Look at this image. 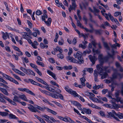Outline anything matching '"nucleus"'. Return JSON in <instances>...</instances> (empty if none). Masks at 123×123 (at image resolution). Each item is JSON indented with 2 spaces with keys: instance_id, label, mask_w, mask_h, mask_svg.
Segmentation results:
<instances>
[{
  "instance_id": "f257e3e1",
  "label": "nucleus",
  "mask_w": 123,
  "mask_h": 123,
  "mask_svg": "<svg viewBox=\"0 0 123 123\" xmlns=\"http://www.w3.org/2000/svg\"><path fill=\"white\" fill-rule=\"evenodd\" d=\"M108 114L109 116L113 117L118 121H119L120 120L117 117H116V116H117L120 119L123 118V114L120 113H116L113 110L111 112H109Z\"/></svg>"
},
{
  "instance_id": "f03ea898",
  "label": "nucleus",
  "mask_w": 123,
  "mask_h": 123,
  "mask_svg": "<svg viewBox=\"0 0 123 123\" xmlns=\"http://www.w3.org/2000/svg\"><path fill=\"white\" fill-rule=\"evenodd\" d=\"M82 53L78 51L77 52L76 54H74V56L75 58H77L78 60V63L80 64H81L84 62V60L82 57Z\"/></svg>"
},
{
  "instance_id": "7ed1b4c3",
  "label": "nucleus",
  "mask_w": 123,
  "mask_h": 123,
  "mask_svg": "<svg viewBox=\"0 0 123 123\" xmlns=\"http://www.w3.org/2000/svg\"><path fill=\"white\" fill-rule=\"evenodd\" d=\"M109 56H106L103 57L102 55H99L98 58L100 65H103L104 62L108 61L109 59Z\"/></svg>"
},
{
  "instance_id": "20e7f679",
  "label": "nucleus",
  "mask_w": 123,
  "mask_h": 123,
  "mask_svg": "<svg viewBox=\"0 0 123 123\" xmlns=\"http://www.w3.org/2000/svg\"><path fill=\"white\" fill-rule=\"evenodd\" d=\"M18 89L20 91L22 92H25L27 93L34 96H35V94L31 91L30 90L28 89L27 88H18Z\"/></svg>"
},
{
  "instance_id": "39448f33",
  "label": "nucleus",
  "mask_w": 123,
  "mask_h": 123,
  "mask_svg": "<svg viewBox=\"0 0 123 123\" xmlns=\"http://www.w3.org/2000/svg\"><path fill=\"white\" fill-rule=\"evenodd\" d=\"M21 34L22 36V37L24 39L27 40L28 39L32 38L28 34L27 32H23L21 33Z\"/></svg>"
},
{
  "instance_id": "423d86ee",
  "label": "nucleus",
  "mask_w": 123,
  "mask_h": 123,
  "mask_svg": "<svg viewBox=\"0 0 123 123\" xmlns=\"http://www.w3.org/2000/svg\"><path fill=\"white\" fill-rule=\"evenodd\" d=\"M103 65H100V64L97 65L96 67L98 71L100 70L99 74L100 75H102V74L104 73L103 69L101 68V67Z\"/></svg>"
},
{
  "instance_id": "0eeeda50",
  "label": "nucleus",
  "mask_w": 123,
  "mask_h": 123,
  "mask_svg": "<svg viewBox=\"0 0 123 123\" xmlns=\"http://www.w3.org/2000/svg\"><path fill=\"white\" fill-rule=\"evenodd\" d=\"M47 73L49 75L51 76L55 80H57V78L56 77L55 74L49 70H47Z\"/></svg>"
},
{
  "instance_id": "6e6552de",
  "label": "nucleus",
  "mask_w": 123,
  "mask_h": 123,
  "mask_svg": "<svg viewBox=\"0 0 123 123\" xmlns=\"http://www.w3.org/2000/svg\"><path fill=\"white\" fill-rule=\"evenodd\" d=\"M63 121L67 122H69L70 123H74V122L72 120L71 118L67 116L65 117H64V119Z\"/></svg>"
},
{
  "instance_id": "1a4fd4ad",
  "label": "nucleus",
  "mask_w": 123,
  "mask_h": 123,
  "mask_svg": "<svg viewBox=\"0 0 123 123\" xmlns=\"http://www.w3.org/2000/svg\"><path fill=\"white\" fill-rule=\"evenodd\" d=\"M89 57L92 64H94L95 63V61L97 60V58H96L95 56H92L91 55H90L89 56Z\"/></svg>"
},
{
  "instance_id": "9d476101",
  "label": "nucleus",
  "mask_w": 123,
  "mask_h": 123,
  "mask_svg": "<svg viewBox=\"0 0 123 123\" xmlns=\"http://www.w3.org/2000/svg\"><path fill=\"white\" fill-rule=\"evenodd\" d=\"M111 52L112 53V55L109 52L108 53V55L109 57H111L113 60H114L115 58V57L114 56V55H115V53H117V51L115 52L113 49H112Z\"/></svg>"
},
{
  "instance_id": "9b49d317",
  "label": "nucleus",
  "mask_w": 123,
  "mask_h": 123,
  "mask_svg": "<svg viewBox=\"0 0 123 123\" xmlns=\"http://www.w3.org/2000/svg\"><path fill=\"white\" fill-rule=\"evenodd\" d=\"M0 91L3 93L4 95L8 96L9 95V94L7 90L4 88L0 87Z\"/></svg>"
},
{
  "instance_id": "f8f14e48",
  "label": "nucleus",
  "mask_w": 123,
  "mask_h": 123,
  "mask_svg": "<svg viewBox=\"0 0 123 123\" xmlns=\"http://www.w3.org/2000/svg\"><path fill=\"white\" fill-rule=\"evenodd\" d=\"M35 78L37 80L39 81V82H40L41 83H43L45 85H46L47 86H49V85L46 82H45L42 79L40 78L37 77H35Z\"/></svg>"
},
{
  "instance_id": "ddd939ff",
  "label": "nucleus",
  "mask_w": 123,
  "mask_h": 123,
  "mask_svg": "<svg viewBox=\"0 0 123 123\" xmlns=\"http://www.w3.org/2000/svg\"><path fill=\"white\" fill-rule=\"evenodd\" d=\"M2 75L3 76L5 77L6 79L12 82L13 80L14 79L12 78L9 75H7L5 74H2Z\"/></svg>"
},
{
  "instance_id": "4468645a",
  "label": "nucleus",
  "mask_w": 123,
  "mask_h": 123,
  "mask_svg": "<svg viewBox=\"0 0 123 123\" xmlns=\"http://www.w3.org/2000/svg\"><path fill=\"white\" fill-rule=\"evenodd\" d=\"M35 108L40 111H44L45 109H46L47 110V108H48V107H42L37 105H35Z\"/></svg>"
},
{
  "instance_id": "2eb2a0df",
  "label": "nucleus",
  "mask_w": 123,
  "mask_h": 123,
  "mask_svg": "<svg viewBox=\"0 0 123 123\" xmlns=\"http://www.w3.org/2000/svg\"><path fill=\"white\" fill-rule=\"evenodd\" d=\"M27 74L30 75L31 74L32 75L34 76H35V74L34 72L32 70L30 69H27Z\"/></svg>"
},
{
  "instance_id": "dca6fc26",
  "label": "nucleus",
  "mask_w": 123,
  "mask_h": 123,
  "mask_svg": "<svg viewBox=\"0 0 123 123\" xmlns=\"http://www.w3.org/2000/svg\"><path fill=\"white\" fill-rule=\"evenodd\" d=\"M9 118L10 119H14L17 120H18V118L15 115L12 113H10L9 115Z\"/></svg>"
},
{
  "instance_id": "f3484780",
  "label": "nucleus",
  "mask_w": 123,
  "mask_h": 123,
  "mask_svg": "<svg viewBox=\"0 0 123 123\" xmlns=\"http://www.w3.org/2000/svg\"><path fill=\"white\" fill-rule=\"evenodd\" d=\"M68 59L69 60H71V62H72L74 63H78V61H77L73 57L68 56Z\"/></svg>"
},
{
  "instance_id": "a211bd4d",
  "label": "nucleus",
  "mask_w": 123,
  "mask_h": 123,
  "mask_svg": "<svg viewBox=\"0 0 123 123\" xmlns=\"http://www.w3.org/2000/svg\"><path fill=\"white\" fill-rule=\"evenodd\" d=\"M71 103L77 107L82 106V105L80 103L76 101H71Z\"/></svg>"
},
{
  "instance_id": "6ab92c4d",
  "label": "nucleus",
  "mask_w": 123,
  "mask_h": 123,
  "mask_svg": "<svg viewBox=\"0 0 123 123\" xmlns=\"http://www.w3.org/2000/svg\"><path fill=\"white\" fill-rule=\"evenodd\" d=\"M3 35L2 37L4 40H6L7 39L6 37L9 38V37L8 33L7 32H6V33L4 32L2 33Z\"/></svg>"
},
{
  "instance_id": "aec40b11",
  "label": "nucleus",
  "mask_w": 123,
  "mask_h": 123,
  "mask_svg": "<svg viewBox=\"0 0 123 123\" xmlns=\"http://www.w3.org/2000/svg\"><path fill=\"white\" fill-rule=\"evenodd\" d=\"M51 20V18H49L48 19V21H45L44 22L48 26H49L50 25Z\"/></svg>"
},
{
  "instance_id": "412c9836",
  "label": "nucleus",
  "mask_w": 123,
  "mask_h": 123,
  "mask_svg": "<svg viewBox=\"0 0 123 123\" xmlns=\"http://www.w3.org/2000/svg\"><path fill=\"white\" fill-rule=\"evenodd\" d=\"M83 111L87 114H91V110L90 109L84 108Z\"/></svg>"
},
{
  "instance_id": "4be33fe9",
  "label": "nucleus",
  "mask_w": 123,
  "mask_h": 123,
  "mask_svg": "<svg viewBox=\"0 0 123 123\" xmlns=\"http://www.w3.org/2000/svg\"><path fill=\"white\" fill-rule=\"evenodd\" d=\"M80 81H81V84L82 85L84 86H85V82L86 81V80L84 78V77L81 78H80Z\"/></svg>"
},
{
  "instance_id": "5701e85b",
  "label": "nucleus",
  "mask_w": 123,
  "mask_h": 123,
  "mask_svg": "<svg viewBox=\"0 0 123 123\" xmlns=\"http://www.w3.org/2000/svg\"><path fill=\"white\" fill-rule=\"evenodd\" d=\"M95 33L96 34L100 35L102 33L103 31L101 29L95 30Z\"/></svg>"
},
{
  "instance_id": "b1692460",
  "label": "nucleus",
  "mask_w": 123,
  "mask_h": 123,
  "mask_svg": "<svg viewBox=\"0 0 123 123\" xmlns=\"http://www.w3.org/2000/svg\"><path fill=\"white\" fill-rule=\"evenodd\" d=\"M49 96L52 97V98H58V94L56 93H52L49 92Z\"/></svg>"
},
{
  "instance_id": "393cba45",
  "label": "nucleus",
  "mask_w": 123,
  "mask_h": 123,
  "mask_svg": "<svg viewBox=\"0 0 123 123\" xmlns=\"http://www.w3.org/2000/svg\"><path fill=\"white\" fill-rule=\"evenodd\" d=\"M38 43H37V41H35L34 42V43H33L31 45L32 47L34 49H37V47L35 45H38Z\"/></svg>"
},
{
  "instance_id": "a878e982",
  "label": "nucleus",
  "mask_w": 123,
  "mask_h": 123,
  "mask_svg": "<svg viewBox=\"0 0 123 123\" xmlns=\"http://www.w3.org/2000/svg\"><path fill=\"white\" fill-rule=\"evenodd\" d=\"M117 46L119 47L120 46V44L118 43H116L114 44L111 45V47L112 48V49H117L116 47Z\"/></svg>"
},
{
  "instance_id": "bb28decb",
  "label": "nucleus",
  "mask_w": 123,
  "mask_h": 123,
  "mask_svg": "<svg viewBox=\"0 0 123 123\" xmlns=\"http://www.w3.org/2000/svg\"><path fill=\"white\" fill-rule=\"evenodd\" d=\"M47 111L48 112H49L54 115H55L57 114V113L56 112L51 110L48 108H47Z\"/></svg>"
},
{
  "instance_id": "cd10ccee",
  "label": "nucleus",
  "mask_w": 123,
  "mask_h": 123,
  "mask_svg": "<svg viewBox=\"0 0 123 123\" xmlns=\"http://www.w3.org/2000/svg\"><path fill=\"white\" fill-rule=\"evenodd\" d=\"M70 94H71L74 97H78V94L76 92L74 91H73L72 89V91H71V93H69Z\"/></svg>"
},
{
  "instance_id": "c85d7f7f",
  "label": "nucleus",
  "mask_w": 123,
  "mask_h": 123,
  "mask_svg": "<svg viewBox=\"0 0 123 123\" xmlns=\"http://www.w3.org/2000/svg\"><path fill=\"white\" fill-rule=\"evenodd\" d=\"M19 98H20L26 101H28V100L27 99L25 96L24 95H20Z\"/></svg>"
},
{
  "instance_id": "c756f323",
  "label": "nucleus",
  "mask_w": 123,
  "mask_h": 123,
  "mask_svg": "<svg viewBox=\"0 0 123 123\" xmlns=\"http://www.w3.org/2000/svg\"><path fill=\"white\" fill-rule=\"evenodd\" d=\"M101 75V79H104L106 78L108 76V74L106 72H104V73L102 74V75Z\"/></svg>"
},
{
  "instance_id": "7c9ffc66",
  "label": "nucleus",
  "mask_w": 123,
  "mask_h": 123,
  "mask_svg": "<svg viewBox=\"0 0 123 123\" xmlns=\"http://www.w3.org/2000/svg\"><path fill=\"white\" fill-rule=\"evenodd\" d=\"M65 89L66 91L68 92L71 93V91H72V89L69 88V87L68 86H66L65 87Z\"/></svg>"
},
{
  "instance_id": "2f4dec72",
  "label": "nucleus",
  "mask_w": 123,
  "mask_h": 123,
  "mask_svg": "<svg viewBox=\"0 0 123 123\" xmlns=\"http://www.w3.org/2000/svg\"><path fill=\"white\" fill-rule=\"evenodd\" d=\"M84 69H85L86 70L89 72L90 73H92L93 71V68H84Z\"/></svg>"
},
{
  "instance_id": "473e14b6",
  "label": "nucleus",
  "mask_w": 123,
  "mask_h": 123,
  "mask_svg": "<svg viewBox=\"0 0 123 123\" xmlns=\"http://www.w3.org/2000/svg\"><path fill=\"white\" fill-rule=\"evenodd\" d=\"M104 47L107 50H109L110 49V47L106 42H104L103 43Z\"/></svg>"
},
{
  "instance_id": "72a5a7b5",
  "label": "nucleus",
  "mask_w": 123,
  "mask_h": 123,
  "mask_svg": "<svg viewBox=\"0 0 123 123\" xmlns=\"http://www.w3.org/2000/svg\"><path fill=\"white\" fill-rule=\"evenodd\" d=\"M28 80L29 82H30L32 84L34 85L37 86L38 83L31 79H29Z\"/></svg>"
},
{
  "instance_id": "f704fd0d",
  "label": "nucleus",
  "mask_w": 123,
  "mask_h": 123,
  "mask_svg": "<svg viewBox=\"0 0 123 123\" xmlns=\"http://www.w3.org/2000/svg\"><path fill=\"white\" fill-rule=\"evenodd\" d=\"M111 103L112 105V106H113L112 108L117 109L119 107L115 103V102H112Z\"/></svg>"
},
{
  "instance_id": "c9c22d12",
  "label": "nucleus",
  "mask_w": 123,
  "mask_h": 123,
  "mask_svg": "<svg viewBox=\"0 0 123 123\" xmlns=\"http://www.w3.org/2000/svg\"><path fill=\"white\" fill-rule=\"evenodd\" d=\"M64 69L66 70H71L73 68V67L72 65H69L68 66H65L63 67Z\"/></svg>"
},
{
  "instance_id": "e433bc0d",
  "label": "nucleus",
  "mask_w": 123,
  "mask_h": 123,
  "mask_svg": "<svg viewBox=\"0 0 123 123\" xmlns=\"http://www.w3.org/2000/svg\"><path fill=\"white\" fill-rule=\"evenodd\" d=\"M8 115V113L7 112L0 111V115L2 117L6 116Z\"/></svg>"
},
{
  "instance_id": "4c0bfd02",
  "label": "nucleus",
  "mask_w": 123,
  "mask_h": 123,
  "mask_svg": "<svg viewBox=\"0 0 123 123\" xmlns=\"http://www.w3.org/2000/svg\"><path fill=\"white\" fill-rule=\"evenodd\" d=\"M117 72H116L114 73L112 75V78H111L112 80H113V79L117 78Z\"/></svg>"
},
{
  "instance_id": "58836bf2",
  "label": "nucleus",
  "mask_w": 123,
  "mask_h": 123,
  "mask_svg": "<svg viewBox=\"0 0 123 123\" xmlns=\"http://www.w3.org/2000/svg\"><path fill=\"white\" fill-rule=\"evenodd\" d=\"M40 46L41 47L42 49H44L45 48H47L48 47L47 45H45L43 43H40Z\"/></svg>"
},
{
  "instance_id": "ea45409f",
  "label": "nucleus",
  "mask_w": 123,
  "mask_h": 123,
  "mask_svg": "<svg viewBox=\"0 0 123 123\" xmlns=\"http://www.w3.org/2000/svg\"><path fill=\"white\" fill-rule=\"evenodd\" d=\"M101 13L102 15L105 17V18L106 19L108 20H109V18L108 17L109 16L108 14H107L106 13H104L103 12V11H101Z\"/></svg>"
},
{
  "instance_id": "a19ab883",
  "label": "nucleus",
  "mask_w": 123,
  "mask_h": 123,
  "mask_svg": "<svg viewBox=\"0 0 123 123\" xmlns=\"http://www.w3.org/2000/svg\"><path fill=\"white\" fill-rule=\"evenodd\" d=\"M21 58L23 61L26 63L29 62V61L28 60V59L27 57H22Z\"/></svg>"
},
{
  "instance_id": "79ce46f5",
  "label": "nucleus",
  "mask_w": 123,
  "mask_h": 123,
  "mask_svg": "<svg viewBox=\"0 0 123 123\" xmlns=\"http://www.w3.org/2000/svg\"><path fill=\"white\" fill-rule=\"evenodd\" d=\"M28 108L31 111H32L34 107L31 104L28 105Z\"/></svg>"
},
{
  "instance_id": "37998d69",
  "label": "nucleus",
  "mask_w": 123,
  "mask_h": 123,
  "mask_svg": "<svg viewBox=\"0 0 123 123\" xmlns=\"http://www.w3.org/2000/svg\"><path fill=\"white\" fill-rule=\"evenodd\" d=\"M103 106L107 107L111 109L113 107L112 106V105L107 104H104L103 105Z\"/></svg>"
},
{
  "instance_id": "c03bdc74",
  "label": "nucleus",
  "mask_w": 123,
  "mask_h": 123,
  "mask_svg": "<svg viewBox=\"0 0 123 123\" xmlns=\"http://www.w3.org/2000/svg\"><path fill=\"white\" fill-rule=\"evenodd\" d=\"M36 62L38 65L41 66L43 67H44V64L43 62H40L38 61H37Z\"/></svg>"
},
{
  "instance_id": "a18cd8bd",
  "label": "nucleus",
  "mask_w": 123,
  "mask_h": 123,
  "mask_svg": "<svg viewBox=\"0 0 123 123\" xmlns=\"http://www.w3.org/2000/svg\"><path fill=\"white\" fill-rule=\"evenodd\" d=\"M50 83L52 85L54 86H56L57 87L59 88V85L55 82H54L53 80H51L50 81Z\"/></svg>"
},
{
  "instance_id": "49530a36",
  "label": "nucleus",
  "mask_w": 123,
  "mask_h": 123,
  "mask_svg": "<svg viewBox=\"0 0 123 123\" xmlns=\"http://www.w3.org/2000/svg\"><path fill=\"white\" fill-rule=\"evenodd\" d=\"M86 31V32H89L91 33H92L93 31L94 30V29L93 28V29H91V30H89L86 28H85L84 29Z\"/></svg>"
},
{
  "instance_id": "de8ad7c7",
  "label": "nucleus",
  "mask_w": 123,
  "mask_h": 123,
  "mask_svg": "<svg viewBox=\"0 0 123 123\" xmlns=\"http://www.w3.org/2000/svg\"><path fill=\"white\" fill-rule=\"evenodd\" d=\"M57 56L59 58L61 59H63L64 57L63 55L61 53L58 54Z\"/></svg>"
},
{
  "instance_id": "09e8293b",
  "label": "nucleus",
  "mask_w": 123,
  "mask_h": 123,
  "mask_svg": "<svg viewBox=\"0 0 123 123\" xmlns=\"http://www.w3.org/2000/svg\"><path fill=\"white\" fill-rule=\"evenodd\" d=\"M72 7L73 9L74 10H75V8L76 7V5L75 2H72Z\"/></svg>"
},
{
  "instance_id": "8fccbe9b",
  "label": "nucleus",
  "mask_w": 123,
  "mask_h": 123,
  "mask_svg": "<svg viewBox=\"0 0 123 123\" xmlns=\"http://www.w3.org/2000/svg\"><path fill=\"white\" fill-rule=\"evenodd\" d=\"M20 69L22 71L24 72L26 74H27V69H26L25 68H24L22 67H21L20 68Z\"/></svg>"
},
{
  "instance_id": "3c124183",
  "label": "nucleus",
  "mask_w": 123,
  "mask_h": 123,
  "mask_svg": "<svg viewBox=\"0 0 123 123\" xmlns=\"http://www.w3.org/2000/svg\"><path fill=\"white\" fill-rule=\"evenodd\" d=\"M13 100L14 102H19V101L18 100V98L17 96H15L14 97Z\"/></svg>"
},
{
  "instance_id": "603ef678",
  "label": "nucleus",
  "mask_w": 123,
  "mask_h": 123,
  "mask_svg": "<svg viewBox=\"0 0 123 123\" xmlns=\"http://www.w3.org/2000/svg\"><path fill=\"white\" fill-rule=\"evenodd\" d=\"M64 43V41L62 38H61V40L59 41L58 44L60 45H62Z\"/></svg>"
},
{
  "instance_id": "864d4df0",
  "label": "nucleus",
  "mask_w": 123,
  "mask_h": 123,
  "mask_svg": "<svg viewBox=\"0 0 123 123\" xmlns=\"http://www.w3.org/2000/svg\"><path fill=\"white\" fill-rule=\"evenodd\" d=\"M79 47L80 48H81L83 49H85L86 48V45H84V44L83 45L82 44H80L79 45Z\"/></svg>"
},
{
  "instance_id": "5fc2aeb1",
  "label": "nucleus",
  "mask_w": 123,
  "mask_h": 123,
  "mask_svg": "<svg viewBox=\"0 0 123 123\" xmlns=\"http://www.w3.org/2000/svg\"><path fill=\"white\" fill-rule=\"evenodd\" d=\"M121 13L120 12H116L114 13V16L115 17H117L118 15H121Z\"/></svg>"
},
{
  "instance_id": "6e6d98bb",
  "label": "nucleus",
  "mask_w": 123,
  "mask_h": 123,
  "mask_svg": "<svg viewBox=\"0 0 123 123\" xmlns=\"http://www.w3.org/2000/svg\"><path fill=\"white\" fill-rule=\"evenodd\" d=\"M108 16L111 20L113 22L115 19H114L113 16L111 15V14L109 12L108 13Z\"/></svg>"
},
{
  "instance_id": "4d7b16f0",
  "label": "nucleus",
  "mask_w": 123,
  "mask_h": 123,
  "mask_svg": "<svg viewBox=\"0 0 123 123\" xmlns=\"http://www.w3.org/2000/svg\"><path fill=\"white\" fill-rule=\"evenodd\" d=\"M57 94H58V98L59 97L61 99H63V97L61 94L59 93L58 92Z\"/></svg>"
},
{
  "instance_id": "13d9d810",
  "label": "nucleus",
  "mask_w": 123,
  "mask_h": 123,
  "mask_svg": "<svg viewBox=\"0 0 123 123\" xmlns=\"http://www.w3.org/2000/svg\"><path fill=\"white\" fill-rule=\"evenodd\" d=\"M98 74L99 73L96 70H94V75L95 77H97Z\"/></svg>"
},
{
  "instance_id": "bf43d9fd",
  "label": "nucleus",
  "mask_w": 123,
  "mask_h": 123,
  "mask_svg": "<svg viewBox=\"0 0 123 123\" xmlns=\"http://www.w3.org/2000/svg\"><path fill=\"white\" fill-rule=\"evenodd\" d=\"M42 93L46 95H49V92L48 91H46L45 90H43L42 91Z\"/></svg>"
},
{
  "instance_id": "052dcab7",
  "label": "nucleus",
  "mask_w": 123,
  "mask_h": 123,
  "mask_svg": "<svg viewBox=\"0 0 123 123\" xmlns=\"http://www.w3.org/2000/svg\"><path fill=\"white\" fill-rule=\"evenodd\" d=\"M30 65L31 66L32 68H35V69H36V68H37V66L36 65H35L34 64L32 63H30Z\"/></svg>"
},
{
  "instance_id": "680f3d73",
  "label": "nucleus",
  "mask_w": 123,
  "mask_h": 123,
  "mask_svg": "<svg viewBox=\"0 0 123 123\" xmlns=\"http://www.w3.org/2000/svg\"><path fill=\"white\" fill-rule=\"evenodd\" d=\"M120 85H121L122 87V89L121 90V93L122 94V95L123 96V82H121L120 83Z\"/></svg>"
},
{
  "instance_id": "e2e57ef3",
  "label": "nucleus",
  "mask_w": 123,
  "mask_h": 123,
  "mask_svg": "<svg viewBox=\"0 0 123 123\" xmlns=\"http://www.w3.org/2000/svg\"><path fill=\"white\" fill-rule=\"evenodd\" d=\"M99 114L102 117H104L105 116V112L102 111H100L99 112Z\"/></svg>"
},
{
  "instance_id": "0e129e2a",
  "label": "nucleus",
  "mask_w": 123,
  "mask_h": 123,
  "mask_svg": "<svg viewBox=\"0 0 123 123\" xmlns=\"http://www.w3.org/2000/svg\"><path fill=\"white\" fill-rule=\"evenodd\" d=\"M116 98H113V99L116 100L117 102H120L121 99V98L119 97H117Z\"/></svg>"
},
{
  "instance_id": "69168bd1",
  "label": "nucleus",
  "mask_w": 123,
  "mask_h": 123,
  "mask_svg": "<svg viewBox=\"0 0 123 123\" xmlns=\"http://www.w3.org/2000/svg\"><path fill=\"white\" fill-rule=\"evenodd\" d=\"M36 14L37 15H39L42 14V12L40 10H38L36 11Z\"/></svg>"
},
{
  "instance_id": "338daca9",
  "label": "nucleus",
  "mask_w": 123,
  "mask_h": 123,
  "mask_svg": "<svg viewBox=\"0 0 123 123\" xmlns=\"http://www.w3.org/2000/svg\"><path fill=\"white\" fill-rule=\"evenodd\" d=\"M73 53V49L71 48H69V51L68 53V55L69 56H70L71 54Z\"/></svg>"
},
{
  "instance_id": "774afa93",
  "label": "nucleus",
  "mask_w": 123,
  "mask_h": 123,
  "mask_svg": "<svg viewBox=\"0 0 123 123\" xmlns=\"http://www.w3.org/2000/svg\"><path fill=\"white\" fill-rule=\"evenodd\" d=\"M41 123H46L44 121L43 119H42L40 117H39L37 119Z\"/></svg>"
}]
</instances>
